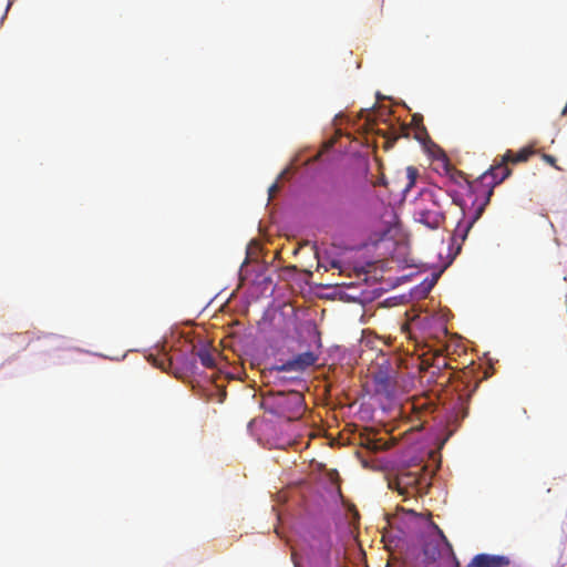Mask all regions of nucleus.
I'll return each instance as SVG.
<instances>
[{
    "label": "nucleus",
    "instance_id": "4",
    "mask_svg": "<svg viewBox=\"0 0 567 567\" xmlns=\"http://www.w3.org/2000/svg\"><path fill=\"white\" fill-rule=\"evenodd\" d=\"M261 405L267 413L288 421L300 419L306 411L303 394L298 390L270 392L264 396Z\"/></svg>",
    "mask_w": 567,
    "mask_h": 567
},
{
    "label": "nucleus",
    "instance_id": "11",
    "mask_svg": "<svg viewBox=\"0 0 567 567\" xmlns=\"http://www.w3.org/2000/svg\"><path fill=\"white\" fill-rule=\"evenodd\" d=\"M509 564L511 559L504 555L478 554L466 567H507Z\"/></svg>",
    "mask_w": 567,
    "mask_h": 567
},
{
    "label": "nucleus",
    "instance_id": "6",
    "mask_svg": "<svg viewBox=\"0 0 567 567\" xmlns=\"http://www.w3.org/2000/svg\"><path fill=\"white\" fill-rule=\"evenodd\" d=\"M487 204H488V198L483 199L475 207L474 215L471 217L470 220H467L465 223L460 221L457 224V226L452 235L451 246H450V250L453 252L454 257L461 252L462 245L465 241V239L467 238V235H468L471 228L481 218Z\"/></svg>",
    "mask_w": 567,
    "mask_h": 567
},
{
    "label": "nucleus",
    "instance_id": "24",
    "mask_svg": "<svg viewBox=\"0 0 567 567\" xmlns=\"http://www.w3.org/2000/svg\"><path fill=\"white\" fill-rule=\"evenodd\" d=\"M362 112H363V110H361L360 113L355 114L357 121L361 117Z\"/></svg>",
    "mask_w": 567,
    "mask_h": 567
},
{
    "label": "nucleus",
    "instance_id": "16",
    "mask_svg": "<svg viewBox=\"0 0 567 567\" xmlns=\"http://www.w3.org/2000/svg\"><path fill=\"white\" fill-rule=\"evenodd\" d=\"M197 357L199 358L202 364L206 368H215V358L208 349L202 348L197 352Z\"/></svg>",
    "mask_w": 567,
    "mask_h": 567
},
{
    "label": "nucleus",
    "instance_id": "21",
    "mask_svg": "<svg viewBox=\"0 0 567 567\" xmlns=\"http://www.w3.org/2000/svg\"><path fill=\"white\" fill-rule=\"evenodd\" d=\"M330 477L333 482H337V478H338V473H332L330 474Z\"/></svg>",
    "mask_w": 567,
    "mask_h": 567
},
{
    "label": "nucleus",
    "instance_id": "20",
    "mask_svg": "<svg viewBox=\"0 0 567 567\" xmlns=\"http://www.w3.org/2000/svg\"><path fill=\"white\" fill-rule=\"evenodd\" d=\"M165 363H166V360L164 358L161 360L154 359V364H156L157 367H159L163 370L165 369Z\"/></svg>",
    "mask_w": 567,
    "mask_h": 567
},
{
    "label": "nucleus",
    "instance_id": "19",
    "mask_svg": "<svg viewBox=\"0 0 567 567\" xmlns=\"http://www.w3.org/2000/svg\"><path fill=\"white\" fill-rule=\"evenodd\" d=\"M279 189V184L278 182L274 183L269 188H268V195H269V199H271L275 194L278 192Z\"/></svg>",
    "mask_w": 567,
    "mask_h": 567
},
{
    "label": "nucleus",
    "instance_id": "22",
    "mask_svg": "<svg viewBox=\"0 0 567 567\" xmlns=\"http://www.w3.org/2000/svg\"><path fill=\"white\" fill-rule=\"evenodd\" d=\"M360 321L363 323L368 322V319L364 313L361 316Z\"/></svg>",
    "mask_w": 567,
    "mask_h": 567
},
{
    "label": "nucleus",
    "instance_id": "2",
    "mask_svg": "<svg viewBox=\"0 0 567 567\" xmlns=\"http://www.w3.org/2000/svg\"><path fill=\"white\" fill-rule=\"evenodd\" d=\"M357 365L362 368L361 373H364V378L373 382L377 393L390 394L392 367L383 347H372L357 352Z\"/></svg>",
    "mask_w": 567,
    "mask_h": 567
},
{
    "label": "nucleus",
    "instance_id": "12",
    "mask_svg": "<svg viewBox=\"0 0 567 567\" xmlns=\"http://www.w3.org/2000/svg\"><path fill=\"white\" fill-rule=\"evenodd\" d=\"M497 166L498 162L492 165L491 168L487 169L485 173H483L476 182V186L482 185L483 187L487 188V190L484 192V199H489L491 196L493 195L494 187L502 183L496 181L502 175V171L496 169Z\"/></svg>",
    "mask_w": 567,
    "mask_h": 567
},
{
    "label": "nucleus",
    "instance_id": "23",
    "mask_svg": "<svg viewBox=\"0 0 567 567\" xmlns=\"http://www.w3.org/2000/svg\"><path fill=\"white\" fill-rule=\"evenodd\" d=\"M359 555H364V553H363V550H362V548H361V547H359V550H357V557H358Z\"/></svg>",
    "mask_w": 567,
    "mask_h": 567
},
{
    "label": "nucleus",
    "instance_id": "3",
    "mask_svg": "<svg viewBox=\"0 0 567 567\" xmlns=\"http://www.w3.org/2000/svg\"><path fill=\"white\" fill-rule=\"evenodd\" d=\"M450 203L442 188H424L414 202V218L430 229H439L445 223L444 207Z\"/></svg>",
    "mask_w": 567,
    "mask_h": 567
},
{
    "label": "nucleus",
    "instance_id": "8",
    "mask_svg": "<svg viewBox=\"0 0 567 567\" xmlns=\"http://www.w3.org/2000/svg\"><path fill=\"white\" fill-rule=\"evenodd\" d=\"M534 153L535 151L530 146L523 147L517 153L507 150L505 154L501 157L498 166L496 167V169L502 171L501 177H498L496 181L504 182L512 174V169L508 167V164H518L527 162Z\"/></svg>",
    "mask_w": 567,
    "mask_h": 567
},
{
    "label": "nucleus",
    "instance_id": "25",
    "mask_svg": "<svg viewBox=\"0 0 567 567\" xmlns=\"http://www.w3.org/2000/svg\"><path fill=\"white\" fill-rule=\"evenodd\" d=\"M442 367H444V368L449 367V364H447V362L445 360L443 361Z\"/></svg>",
    "mask_w": 567,
    "mask_h": 567
},
{
    "label": "nucleus",
    "instance_id": "13",
    "mask_svg": "<svg viewBox=\"0 0 567 567\" xmlns=\"http://www.w3.org/2000/svg\"><path fill=\"white\" fill-rule=\"evenodd\" d=\"M372 347H384L383 341L374 332L369 329H363L359 343L357 346V352L363 349H370Z\"/></svg>",
    "mask_w": 567,
    "mask_h": 567
},
{
    "label": "nucleus",
    "instance_id": "10",
    "mask_svg": "<svg viewBox=\"0 0 567 567\" xmlns=\"http://www.w3.org/2000/svg\"><path fill=\"white\" fill-rule=\"evenodd\" d=\"M352 140L349 135H343L340 130L336 131L334 136L323 143L322 150L313 157L312 161H317L324 153L332 151L338 154H347L348 148L351 146Z\"/></svg>",
    "mask_w": 567,
    "mask_h": 567
},
{
    "label": "nucleus",
    "instance_id": "9",
    "mask_svg": "<svg viewBox=\"0 0 567 567\" xmlns=\"http://www.w3.org/2000/svg\"><path fill=\"white\" fill-rule=\"evenodd\" d=\"M357 172H364V179L368 184L373 187L379 185H385L384 175L381 172V165L377 158H373L372 165H369V161L364 156L357 155Z\"/></svg>",
    "mask_w": 567,
    "mask_h": 567
},
{
    "label": "nucleus",
    "instance_id": "18",
    "mask_svg": "<svg viewBox=\"0 0 567 567\" xmlns=\"http://www.w3.org/2000/svg\"><path fill=\"white\" fill-rule=\"evenodd\" d=\"M543 159L549 165L554 166L555 168H558V166L556 165V158L553 155L543 154Z\"/></svg>",
    "mask_w": 567,
    "mask_h": 567
},
{
    "label": "nucleus",
    "instance_id": "7",
    "mask_svg": "<svg viewBox=\"0 0 567 567\" xmlns=\"http://www.w3.org/2000/svg\"><path fill=\"white\" fill-rule=\"evenodd\" d=\"M319 359V352L313 350H308L291 359L282 362L281 364H276L271 368V371H276L278 373L281 372H297L302 373L310 367L315 365Z\"/></svg>",
    "mask_w": 567,
    "mask_h": 567
},
{
    "label": "nucleus",
    "instance_id": "5",
    "mask_svg": "<svg viewBox=\"0 0 567 567\" xmlns=\"http://www.w3.org/2000/svg\"><path fill=\"white\" fill-rule=\"evenodd\" d=\"M436 529L437 534L426 538L423 543L420 565L422 567H430L435 564H445L460 567V561L455 556L451 543L439 527H436Z\"/></svg>",
    "mask_w": 567,
    "mask_h": 567
},
{
    "label": "nucleus",
    "instance_id": "1",
    "mask_svg": "<svg viewBox=\"0 0 567 567\" xmlns=\"http://www.w3.org/2000/svg\"><path fill=\"white\" fill-rule=\"evenodd\" d=\"M391 226L377 218L361 221L359 243H357V286L369 284L382 277V262L391 252L393 240L390 238Z\"/></svg>",
    "mask_w": 567,
    "mask_h": 567
},
{
    "label": "nucleus",
    "instance_id": "27",
    "mask_svg": "<svg viewBox=\"0 0 567 567\" xmlns=\"http://www.w3.org/2000/svg\"><path fill=\"white\" fill-rule=\"evenodd\" d=\"M413 122H417L416 115L413 116Z\"/></svg>",
    "mask_w": 567,
    "mask_h": 567
},
{
    "label": "nucleus",
    "instance_id": "14",
    "mask_svg": "<svg viewBox=\"0 0 567 567\" xmlns=\"http://www.w3.org/2000/svg\"><path fill=\"white\" fill-rule=\"evenodd\" d=\"M360 445L369 451H379L383 447V443L370 434H359L357 437V446Z\"/></svg>",
    "mask_w": 567,
    "mask_h": 567
},
{
    "label": "nucleus",
    "instance_id": "15",
    "mask_svg": "<svg viewBox=\"0 0 567 567\" xmlns=\"http://www.w3.org/2000/svg\"><path fill=\"white\" fill-rule=\"evenodd\" d=\"M417 176H419V169L416 167H414V166L406 167V169H405L406 184L403 189L404 193L410 192L414 187Z\"/></svg>",
    "mask_w": 567,
    "mask_h": 567
},
{
    "label": "nucleus",
    "instance_id": "26",
    "mask_svg": "<svg viewBox=\"0 0 567 567\" xmlns=\"http://www.w3.org/2000/svg\"><path fill=\"white\" fill-rule=\"evenodd\" d=\"M363 466H367V461L364 458L361 460Z\"/></svg>",
    "mask_w": 567,
    "mask_h": 567
},
{
    "label": "nucleus",
    "instance_id": "17",
    "mask_svg": "<svg viewBox=\"0 0 567 567\" xmlns=\"http://www.w3.org/2000/svg\"><path fill=\"white\" fill-rule=\"evenodd\" d=\"M384 148L385 150H389L391 147H393L394 143L396 142V140L399 138V136H393V137H389V136H384Z\"/></svg>",
    "mask_w": 567,
    "mask_h": 567
}]
</instances>
